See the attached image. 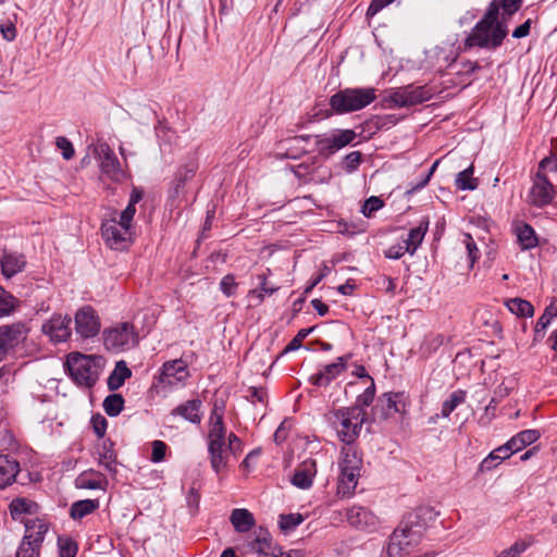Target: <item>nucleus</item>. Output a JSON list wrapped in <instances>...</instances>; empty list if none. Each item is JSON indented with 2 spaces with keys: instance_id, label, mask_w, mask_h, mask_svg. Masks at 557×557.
<instances>
[{
  "instance_id": "nucleus-1",
  "label": "nucleus",
  "mask_w": 557,
  "mask_h": 557,
  "mask_svg": "<svg viewBox=\"0 0 557 557\" xmlns=\"http://www.w3.org/2000/svg\"><path fill=\"white\" fill-rule=\"evenodd\" d=\"M502 4L497 1H492L483 17L471 29L470 34L465 39L466 48H483L494 50L498 48L506 36L508 35V21L510 16L499 10Z\"/></svg>"
},
{
  "instance_id": "nucleus-2",
  "label": "nucleus",
  "mask_w": 557,
  "mask_h": 557,
  "mask_svg": "<svg viewBox=\"0 0 557 557\" xmlns=\"http://www.w3.org/2000/svg\"><path fill=\"white\" fill-rule=\"evenodd\" d=\"M362 458L360 454L354 447H343L337 460V496L346 498L354 495L360 478Z\"/></svg>"
},
{
  "instance_id": "nucleus-3",
  "label": "nucleus",
  "mask_w": 557,
  "mask_h": 557,
  "mask_svg": "<svg viewBox=\"0 0 557 557\" xmlns=\"http://www.w3.org/2000/svg\"><path fill=\"white\" fill-rule=\"evenodd\" d=\"M134 218L124 215V212H114L104 219L101 224V235L107 246L113 250H125L134 242Z\"/></svg>"
},
{
  "instance_id": "nucleus-4",
  "label": "nucleus",
  "mask_w": 557,
  "mask_h": 557,
  "mask_svg": "<svg viewBox=\"0 0 557 557\" xmlns=\"http://www.w3.org/2000/svg\"><path fill=\"white\" fill-rule=\"evenodd\" d=\"M366 411L360 406L342 408L333 412L331 421L338 438L349 445L357 440L366 421Z\"/></svg>"
},
{
  "instance_id": "nucleus-5",
  "label": "nucleus",
  "mask_w": 557,
  "mask_h": 557,
  "mask_svg": "<svg viewBox=\"0 0 557 557\" xmlns=\"http://www.w3.org/2000/svg\"><path fill=\"white\" fill-rule=\"evenodd\" d=\"M102 358L71 352L66 359V368L73 381L82 386H92L100 373Z\"/></svg>"
},
{
  "instance_id": "nucleus-6",
  "label": "nucleus",
  "mask_w": 557,
  "mask_h": 557,
  "mask_svg": "<svg viewBox=\"0 0 557 557\" xmlns=\"http://www.w3.org/2000/svg\"><path fill=\"white\" fill-rule=\"evenodd\" d=\"M376 99V90L368 88H346L330 98L331 108L338 114L361 110Z\"/></svg>"
},
{
  "instance_id": "nucleus-7",
  "label": "nucleus",
  "mask_w": 557,
  "mask_h": 557,
  "mask_svg": "<svg viewBox=\"0 0 557 557\" xmlns=\"http://www.w3.org/2000/svg\"><path fill=\"white\" fill-rule=\"evenodd\" d=\"M92 151L99 163L101 177L117 184L129 178V174L121 166L117 157L107 143L96 144Z\"/></svg>"
},
{
  "instance_id": "nucleus-8",
  "label": "nucleus",
  "mask_w": 557,
  "mask_h": 557,
  "mask_svg": "<svg viewBox=\"0 0 557 557\" xmlns=\"http://www.w3.org/2000/svg\"><path fill=\"white\" fill-rule=\"evenodd\" d=\"M423 535L403 521L392 533L387 552L392 557H404L420 544Z\"/></svg>"
},
{
  "instance_id": "nucleus-9",
  "label": "nucleus",
  "mask_w": 557,
  "mask_h": 557,
  "mask_svg": "<svg viewBox=\"0 0 557 557\" xmlns=\"http://www.w3.org/2000/svg\"><path fill=\"white\" fill-rule=\"evenodd\" d=\"M104 345L113 351L126 350L138 343L134 326L127 322L119 323L103 332Z\"/></svg>"
},
{
  "instance_id": "nucleus-10",
  "label": "nucleus",
  "mask_w": 557,
  "mask_h": 557,
  "mask_svg": "<svg viewBox=\"0 0 557 557\" xmlns=\"http://www.w3.org/2000/svg\"><path fill=\"white\" fill-rule=\"evenodd\" d=\"M356 137L352 129H333L330 133L317 135L315 146L320 154L331 156L351 144Z\"/></svg>"
},
{
  "instance_id": "nucleus-11",
  "label": "nucleus",
  "mask_w": 557,
  "mask_h": 557,
  "mask_svg": "<svg viewBox=\"0 0 557 557\" xmlns=\"http://www.w3.org/2000/svg\"><path fill=\"white\" fill-rule=\"evenodd\" d=\"M338 517H344L347 523L357 530L375 531L380 525L379 517L369 508L354 505L343 511H337Z\"/></svg>"
},
{
  "instance_id": "nucleus-12",
  "label": "nucleus",
  "mask_w": 557,
  "mask_h": 557,
  "mask_svg": "<svg viewBox=\"0 0 557 557\" xmlns=\"http://www.w3.org/2000/svg\"><path fill=\"white\" fill-rule=\"evenodd\" d=\"M27 333L28 330L23 323L0 326V361L26 339Z\"/></svg>"
},
{
  "instance_id": "nucleus-13",
  "label": "nucleus",
  "mask_w": 557,
  "mask_h": 557,
  "mask_svg": "<svg viewBox=\"0 0 557 557\" xmlns=\"http://www.w3.org/2000/svg\"><path fill=\"white\" fill-rule=\"evenodd\" d=\"M75 332L82 338L95 337L100 332V319L90 306L79 308L74 317Z\"/></svg>"
},
{
  "instance_id": "nucleus-14",
  "label": "nucleus",
  "mask_w": 557,
  "mask_h": 557,
  "mask_svg": "<svg viewBox=\"0 0 557 557\" xmlns=\"http://www.w3.org/2000/svg\"><path fill=\"white\" fill-rule=\"evenodd\" d=\"M189 377L187 364L182 359L164 362L159 382L169 387L183 386Z\"/></svg>"
},
{
  "instance_id": "nucleus-15",
  "label": "nucleus",
  "mask_w": 557,
  "mask_h": 557,
  "mask_svg": "<svg viewBox=\"0 0 557 557\" xmlns=\"http://www.w3.org/2000/svg\"><path fill=\"white\" fill-rule=\"evenodd\" d=\"M197 169L198 164L195 161H189L177 169L169 188V199L175 201L185 193L186 184L193 180Z\"/></svg>"
},
{
  "instance_id": "nucleus-16",
  "label": "nucleus",
  "mask_w": 557,
  "mask_h": 557,
  "mask_svg": "<svg viewBox=\"0 0 557 557\" xmlns=\"http://www.w3.org/2000/svg\"><path fill=\"white\" fill-rule=\"evenodd\" d=\"M70 324L71 319L67 315L54 314L42 324L41 330L52 342L61 343L71 336Z\"/></svg>"
},
{
  "instance_id": "nucleus-17",
  "label": "nucleus",
  "mask_w": 557,
  "mask_h": 557,
  "mask_svg": "<svg viewBox=\"0 0 557 557\" xmlns=\"http://www.w3.org/2000/svg\"><path fill=\"white\" fill-rule=\"evenodd\" d=\"M555 195L554 186L546 178L545 174L537 172L530 189V201L539 207L549 203Z\"/></svg>"
},
{
  "instance_id": "nucleus-18",
  "label": "nucleus",
  "mask_w": 557,
  "mask_h": 557,
  "mask_svg": "<svg viewBox=\"0 0 557 557\" xmlns=\"http://www.w3.org/2000/svg\"><path fill=\"white\" fill-rule=\"evenodd\" d=\"M347 369V357H338L334 362L323 366L319 372L309 377L310 383L326 387Z\"/></svg>"
},
{
  "instance_id": "nucleus-19",
  "label": "nucleus",
  "mask_w": 557,
  "mask_h": 557,
  "mask_svg": "<svg viewBox=\"0 0 557 557\" xmlns=\"http://www.w3.org/2000/svg\"><path fill=\"white\" fill-rule=\"evenodd\" d=\"M223 405L214 404L208 422V444H226V428L223 422Z\"/></svg>"
},
{
  "instance_id": "nucleus-20",
  "label": "nucleus",
  "mask_w": 557,
  "mask_h": 557,
  "mask_svg": "<svg viewBox=\"0 0 557 557\" xmlns=\"http://www.w3.org/2000/svg\"><path fill=\"white\" fill-rule=\"evenodd\" d=\"M437 515L432 507L420 506L409 512L404 521L423 535L424 531L436 520Z\"/></svg>"
},
{
  "instance_id": "nucleus-21",
  "label": "nucleus",
  "mask_w": 557,
  "mask_h": 557,
  "mask_svg": "<svg viewBox=\"0 0 557 557\" xmlns=\"http://www.w3.org/2000/svg\"><path fill=\"white\" fill-rule=\"evenodd\" d=\"M540 436L537 430H523L512 436L506 444L499 446L498 451H505V457H510L513 453H518L536 442Z\"/></svg>"
},
{
  "instance_id": "nucleus-22",
  "label": "nucleus",
  "mask_w": 557,
  "mask_h": 557,
  "mask_svg": "<svg viewBox=\"0 0 557 557\" xmlns=\"http://www.w3.org/2000/svg\"><path fill=\"white\" fill-rule=\"evenodd\" d=\"M317 475V462L314 459L304 460L295 470L292 483L299 488H309Z\"/></svg>"
},
{
  "instance_id": "nucleus-23",
  "label": "nucleus",
  "mask_w": 557,
  "mask_h": 557,
  "mask_svg": "<svg viewBox=\"0 0 557 557\" xmlns=\"http://www.w3.org/2000/svg\"><path fill=\"white\" fill-rule=\"evenodd\" d=\"M21 471L20 463L16 459L0 455V490L12 485Z\"/></svg>"
},
{
  "instance_id": "nucleus-24",
  "label": "nucleus",
  "mask_w": 557,
  "mask_h": 557,
  "mask_svg": "<svg viewBox=\"0 0 557 557\" xmlns=\"http://www.w3.org/2000/svg\"><path fill=\"white\" fill-rule=\"evenodd\" d=\"M534 543L533 535L518 537L509 546L495 552L494 557H521Z\"/></svg>"
},
{
  "instance_id": "nucleus-25",
  "label": "nucleus",
  "mask_w": 557,
  "mask_h": 557,
  "mask_svg": "<svg viewBox=\"0 0 557 557\" xmlns=\"http://www.w3.org/2000/svg\"><path fill=\"white\" fill-rule=\"evenodd\" d=\"M210 463L215 473H221L227 468L230 450L226 444H208Z\"/></svg>"
},
{
  "instance_id": "nucleus-26",
  "label": "nucleus",
  "mask_w": 557,
  "mask_h": 557,
  "mask_svg": "<svg viewBox=\"0 0 557 557\" xmlns=\"http://www.w3.org/2000/svg\"><path fill=\"white\" fill-rule=\"evenodd\" d=\"M25 264L24 256L13 252H4L0 260L1 272L7 278L22 272Z\"/></svg>"
},
{
  "instance_id": "nucleus-27",
  "label": "nucleus",
  "mask_w": 557,
  "mask_h": 557,
  "mask_svg": "<svg viewBox=\"0 0 557 557\" xmlns=\"http://www.w3.org/2000/svg\"><path fill=\"white\" fill-rule=\"evenodd\" d=\"M230 521L235 531L239 533L250 531L256 524L253 515L246 508L233 509L230 516Z\"/></svg>"
},
{
  "instance_id": "nucleus-28",
  "label": "nucleus",
  "mask_w": 557,
  "mask_h": 557,
  "mask_svg": "<svg viewBox=\"0 0 557 557\" xmlns=\"http://www.w3.org/2000/svg\"><path fill=\"white\" fill-rule=\"evenodd\" d=\"M97 460L107 471L115 474L117 469L116 455L113 450V444L110 441H103L97 449Z\"/></svg>"
},
{
  "instance_id": "nucleus-29",
  "label": "nucleus",
  "mask_w": 557,
  "mask_h": 557,
  "mask_svg": "<svg viewBox=\"0 0 557 557\" xmlns=\"http://www.w3.org/2000/svg\"><path fill=\"white\" fill-rule=\"evenodd\" d=\"M201 401L198 399L187 400L186 403L177 406L172 414H177L184 418L185 420L199 424L201 421Z\"/></svg>"
},
{
  "instance_id": "nucleus-30",
  "label": "nucleus",
  "mask_w": 557,
  "mask_h": 557,
  "mask_svg": "<svg viewBox=\"0 0 557 557\" xmlns=\"http://www.w3.org/2000/svg\"><path fill=\"white\" fill-rule=\"evenodd\" d=\"M428 228L429 221L423 220L417 227L410 230L408 237L404 239V243L406 244V246H408L410 255H413L418 247L421 245L428 232Z\"/></svg>"
},
{
  "instance_id": "nucleus-31",
  "label": "nucleus",
  "mask_w": 557,
  "mask_h": 557,
  "mask_svg": "<svg viewBox=\"0 0 557 557\" xmlns=\"http://www.w3.org/2000/svg\"><path fill=\"white\" fill-rule=\"evenodd\" d=\"M107 483V480L95 471L84 472L76 479V486L86 490H103Z\"/></svg>"
},
{
  "instance_id": "nucleus-32",
  "label": "nucleus",
  "mask_w": 557,
  "mask_h": 557,
  "mask_svg": "<svg viewBox=\"0 0 557 557\" xmlns=\"http://www.w3.org/2000/svg\"><path fill=\"white\" fill-rule=\"evenodd\" d=\"M99 507L97 499H83L72 504L70 516L74 520L83 519L84 517L92 513Z\"/></svg>"
},
{
  "instance_id": "nucleus-33",
  "label": "nucleus",
  "mask_w": 557,
  "mask_h": 557,
  "mask_svg": "<svg viewBox=\"0 0 557 557\" xmlns=\"http://www.w3.org/2000/svg\"><path fill=\"white\" fill-rule=\"evenodd\" d=\"M516 234L522 249H531L537 245L535 232L529 224H518L516 226Z\"/></svg>"
},
{
  "instance_id": "nucleus-34",
  "label": "nucleus",
  "mask_w": 557,
  "mask_h": 557,
  "mask_svg": "<svg viewBox=\"0 0 557 557\" xmlns=\"http://www.w3.org/2000/svg\"><path fill=\"white\" fill-rule=\"evenodd\" d=\"M132 375L131 370L127 368L124 361H120L116 363L113 372L110 374L108 379V386L111 391H115L120 388L126 379Z\"/></svg>"
},
{
  "instance_id": "nucleus-35",
  "label": "nucleus",
  "mask_w": 557,
  "mask_h": 557,
  "mask_svg": "<svg viewBox=\"0 0 557 557\" xmlns=\"http://www.w3.org/2000/svg\"><path fill=\"white\" fill-rule=\"evenodd\" d=\"M508 310L518 317L529 318L534 314V308L528 300L512 298L506 302Z\"/></svg>"
},
{
  "instance_id": "nucleus-36",
  "label": "nucleus",
  "mask_w": 557,
  "mask_h": 557,
  "mask_svg": "<svg viewBox=\"0 0 557 557\" xmlns=\"http://www.w3.org/2000/svg\"><path fill=\"white\" fill-rule=\"evenodd\" d=\"M456 187L460 190H474L478 187V180L473 177V166L459 172L455 180Z\"/></svg>"
},
{
  "instance_id": "nucleus-37",
  "label": "nucleus",
  "mask_w": 557,
  "mask_h": 557,
  "mask_svg": "<svg viewBox=\"0 0 557 557\" xmlns=\"http://www.w3.org/2000/svg\"><path fill=\"white\" fill-rule=\"evenodd\" d=\"M406 90L410 106L428 101L433 95V91L428 86H407Z\"/></svg>"
},
{
  "instance_id": "nucleus-38",
  "label": "nucleus",
  "mask_w": 557,
  "mask_h": 557,
  "mask_svg": "<svg viewBox=\"0 0 557 557\" xmlns=\"http://www.w3.org/2000/svg\"><path fill=\"white\" fill-rule=\"evenodd\" d=\"M466 400V392L462 389H458L453 392L448 399H446L442 405V417L448 418L449 414L462 403Z\"/></svg>"
},
{
  "instance_id": "nucleus-39",
  "label": "nucleus",
  "mask_w": 557,
  "mask_h": 557,
  "mask_svg": "<svg viewBox=\"0 0 557 557\" xmlns=\"http://www.w3.org/2000/svg\"><path fill=\"white\" fill-rule=\"evenodd\" d=\"M39 539L32 541L30 536H25L17 548L16 557H37L39 554Z\"/></svg>"
},
{
  "instance_id": "nucleus-40",
  "label": "nucleus",
  "mask_w": 557,
  "mask_h": 557,
  "mask_svg": "<svg viewBox=\"0 0 557 557\" xmlns=\"http://www.w3.org/2000/svg\"><path fill=\"white\" fill-rule=\"evenodd\" d=\"M18 305V300L0 286V317L11 314Z\"/></svg>"
},
{
  "instance_id": "nucleus-41",
  "label": "nucleus",
  "mask_w": 557,
  "mask_h": 557,
  "mask_svg": "<svg viewBox=\"0 0 557 557\" xmlns=\"http://www.w3.org/2000/svg\"><path fill=\"white\" fill-rule=\"evenodd\" d=\"M123 406L124 399L119 394L109 395L103 401L104 411L111 417L117 416L122 411Z\"/></svg>"
},
{
  "instance_id": "nucleus-42",
  "label": "nucleus",
  "mask_w": 557,
  "mask_h": 557,
  "mask_svg": "<svg viewBox=\"0 0 557 557\" xmlns=\"http://www.w3.org/2000/svg\"><path fill=\"white\" fill-rule=\"evenodd\" d=\"M555 317H557V305L552 302L539 318L535 325V333L544 332Z\"/></svg>"
},
{
  "instance_id": "nucleus-43",
  "label": "nucleus",
  "mask_w": 557,
  "mask_h": 557,
  "mask_svg": "<svg viewBox=\"0 0 557 557\" xmlns=\"http://www.w3.org/2000/svg\"><path fill=\"white\" fill-rule=\"evenodd\" d=\"M58 547L60 557H75L78 549L76 542L67 536L58 539Z\"/></svg>"
},
{
  "instance_id": "nucleus-44",
  "label": "nucleus",
  "mask_w": 557,
  "mask_h": 557,
  "mask_svg": "<svg viewBox=\"0 0 557 557\" xmlns=\"http://www.w3.org/2000/svg\"><path fill=\"white\" fill-rule=\"evenodd\" d=\"M33 503L26 498H15L10 503V513L13 518H17L30 512Z\"/></svg>"
},
{
  "instance_id": "nucleus-45",
  "label": "nucleus",
  "mask_w": 557,
  "mask_h": 557,
  "mask_svg": "<svg viewBox=\"0 0 557 557\" xmlns=\"http://www.w3.org/2000/svg\"><path fill=\"white\" fill-rule=\"evenodd\" d=\"M304 521L300 513L282 515L280 517V528L284 532H290Z\"/></svg>"
},
{
  "instance_id": "nucleus-46",
  "label": "nucleus",
  "mask_w": 557,
  "mask_h": 557,
  "mask_svg": "<svg viewBox=\"0 0 557 557\" xmlns=\"http://www.w3.org/2000/svg\"><path fill=\"white\" fill-rule=\"evenodd\" d=\"M387 406L395 412H404L407 407V398L404 393L387 394Z\"/></svg>"
},
{
  "instance_id": "nucleus-47",
  "label": "nucleus",
  "mask_w": 557,
  "mask_h": 557,
  "mask_svg": "<svg viewBox=\"0 0 557 557\" xmlns=\"http://www.w3.org/2000/svg\"><path fill=\"white\" fill-rule=\"evenodd\" d=\"M383 206L384 202L381 198L371 196L363 202L361 207V213L364 216L370 218L374 212L383 208Z\"/></svg>"
},
{
  "instance_id": "nucleus-48",
  "label": "nucleus",
  "mask_w": 557,
  "mask_h": 557,
  "mask_svg": "<svg viewBox=\"0 0 557 557\" xmlns=\"http://www.w3.org/2000/svg\"><path fill=\"white\" fill-rule=\"evenodd\" d=\"M313 331V327L301 329L298 331L296 336L288 343L284 348V354L297 350L301 347V342Z\"/></svg>"
},
{
  "instance_id": "nucleus-49",
  "label": "nucleus",
  "mask_w": 557,
  "mask_h": 557,
  "mask_svg": "<svg viewBox=\"0 0 557 557\" xmlns=\"http://www.w3.org/2000/svg\"><path fill=\"white\" fill-rule=\"evenodd\" d=\"M462 243L465 244L466 249L468 251L470 267H473L474 262L476 261L480 255L476 244L473 240L472 236L468 233L463 234Z\"/></svg>"
},
{
  "instance_id": "nucleus-50",
  "label": "nucleus",
  "mask_w": 557,
  "mask_h": 557,
  "mask_svg": "<svg viewBox=\"0 0 557 557\" xmlns=\"http://www.w3.org/2000/svg\"><path fill=\"white\" fill-rule=\"evenodd\" d=\"M143 191L138 188H134L131 194V198L126 208L122 211L125 216L134 218L136 213V205L141 200Z\"/></svg>"
},
{
  "instance_id": "nucleus-51",
  "label": "nucleus",
  "mask_w": 557,
  "mask_h": 557,
  "mask_svg": "<svg viewBox=\"0 0 557 557\" xmlns=\"http://www.w3.org/2000/svg\"><path fill=\"white\" fill-rule=\"evenodd\" d=\"M360 162H361V152L352 151L344 158L343 168L346 172L351 173L358 169Z\"/></svg>"
},
{
  "instance_id": "nucleus-52",
  "label": "nucleus",
  "mask_w": 557,
  "mask_h": 557,
  "mask_svg": "<svg viewBox=\"0 0 557 557\" xmlns=\"http://www.w3.org/2000/svg\"><path fill=\"white\" fill-rule=\"evenodd\" d=\"M272 274L271 269L267 268L265 272L259 274L257 277L260 282L259 288L262 289L268 296L276 293L280 287L268 282V277Z\"/></svg>"
},
{
  "instance_id": "nucleus-53",
  "label": "nucleus",
  "mask_w": 557,
  "mask_h": 557,
  "mask_svg": "<svg viewBox=\"0 0 557 557\" xmlns=\"http://www.w3.org/2000/svg\"><path fill=\"white\" fill-rule=\"evenodd\" d=\"M152 451L150 460L154 463L161 462L165 458V451L168 449V446L164 442L156 440L152 442Z\"/></svg>"
},
{
  "instance_id": "nucleus-54",
  "label": "nucleus",
  "mask_w": 557,
  "mask_h": 557,
  "mask_svg": "<svg viewBox=\"0 0 557 557\" xmlns=\"http://www.w3.org/2000/svg\"><path fill=\"white\" fill-rule=\"evenodd\" d=\"M55 145L61 150L62 156L65 160H70L74 157V147L66 137H57Z\"/></svg>"
},
{
  "instance_id": "nucleus-55",
  "label": "nucleus",
  "mask_w": 557,
  "mask_h": 557,
  "mask_svg": "<svg viewBox=\"0 0 557 557\" xmlns=\"http://www.w3.org/2000/svg\"><path fill=\"white\" fill-rule=\"evenodd\" d=\"M407 252L409 253L408 246H406L404 240H401L400 243L389 246L385 250L384 255L388 259H399Z\"/></svg>"
},
{
  "instance_id": "nucleus-56",
  "label": "nucleus",
  "mask_w": 557,
  "mask_h": 557,
  "mask_svg": "<svg viewBox=\"0 0 557 557\" xmlns=\"http://www.w3.org/2000/svg\"><path fill=\"white\" fill-rule=\"evenodd\" d=\"M374 393H375L374 381L370 380L369 386H367L364 392L360 396H358V398H357L358 405L357 406H360V407L369 406L374 398Z\"/></svg>"
},
{
  "instance_id": "nucleus-57",
  "label": "nucleus",
  "mask_w": 557,
  "mask_h": 557,
  "mask_svg": "<svg viewBox=\"0 0 557 557\" xmlns=\"http://www.w3.org/2000/svg\"><path fill=\"white\" fill-rule=\"evenodd\" d=\"M13 380V373L8 366L0 368V395L8 392V387Z\"/></svg>"
},
{
  "instance_id": "nucleus-58",
  "label": "nucleus",
  "mask_w": 557,
  "mask_h": 557,
  "mask_svg": "<svg viewBox=\"0 0 557 557\" xmlns=\"http://www.w3.org/2000/svg\"><path fill=\"white\" fill-rule=\"evenodd\" d=\"M91 425L94 429V432L97 434L98 437H103L107 431L108 422L106 418L101 414H96L91 418Z\"/></svg>"
},
{
  "instance_id": "nucleus-59",
  "label": "nucleus",
  "mask_w": 557,
  "mask_h": 557,
  "mask_svg": "<svg viewBox=\"0 0 557 557\" xmlns=\"http://www.w3.org/2000/svg\"><path fill=\"white\" fill-rule=\"evenodd\" d=\"M236 287L237 283L233 275H225L220 282V288L227 297L235 294Z\"/></svg>"
},
{
  "instance_id": "nucleus-60",
  "label": "nucleus",
  "mask_w": 557,
  "mask_h": 557,
  "mask_svg": "<svg viewBox=\"0 0 557 557\" xmlns=\"http://www.w3.org/2000/svg\"><path fill=\"white\" fill-rule=\"evenodd\" d=\"M391 100L398 107L410 106L406 87L394 91L391 96Z\"/></svg>"
},
{
  "instance_id": "nucleus-61",
  "label": "nucleus",
  "mask_w": 557,
  "mask_h": 557,
  "mask_svg": "<svg viewBox=\"0 0 557 557\" xmlns=\"http://www.w3.org/2000/svg\"><path fill=\"white\" fill-rule=\"evenodd\" d=\"M508 457H505V451H498V448H496L495 450H493L483 461H482V468L486 469V470H490L492 469L495 465H492V462L494 460H498L502 461V460H505L507 459Z\"/></svg>"
},
{
  "instance_id": "nucleus-62",
  "label": "nucleus",
  "mask_w": 557,
  "mask_h": 557,
  "mask_svg": "<svg viewBox=\"0 0 557 557\" xmlns=\"http://www.w3.org/2000/svg\"><path fill=\"white\" fill-rule=\"evenodd\" d=\"M557 172V156L544 158L539 165V171L545 174V172Z\"/></svg>"
},
{
  "instance_id": "nucleus-63",
  "label": "nucleus",
  "mask_w": 557,
  "mask_h": 557,
  "mask_svg": "<svg viewBox=\"0 0 557 557\" xmlns=\"http://www.w3.org/2000/svg\"><path fill=\"white\" fill-rule=\"evenodd\" d=\"M523 0H500L502 9L509 16L515 14L522 5Z\"/></svg>"
},
{
  "instance_id": "nucleus-64",
  "label": "nucleus",
  "mask_w": 557,
  "mask_h": 557,
  "mask_svg": "<svg viewBox=\"0 0 557 557\" xmlns=\"http://www.w3.org/2000/svg\"><path fill=\"white\" fill-rule=\"evenodd\" d=\"M0 32H1L2 37L8 41H12L16 37V28L12 22H7L4 24H1Z\"/></svg>"
}]
</instances>
